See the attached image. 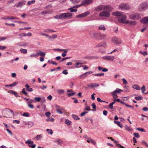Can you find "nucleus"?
Returning <instances> with one entry per match:
<instances>
[{"mask_svg":"<svg viewBox=\"0 0 148 148\" xmlns=\"http://www.w3.org/2000/svg\"><path fill=\"white\" fill-rule=\"evenodd\" d=\"M112 14L120 16V18H118V20L119 23L125 24L128 23L129 21L125 20L127 17L122 12L116 11L113 12Z\"/></svg>","mask_w":148,"mask_h":148,"instance_id":"1","label":"nucleus"},{"mask_svg":"<svg viewBox=\"0 0 148 148\" xmlns=\"http://www.w3.org/2000/svg\"><path fill=\"white\" fill-rule=\"evenodd\" d=\"M95 10L97 11H99L102 10L111 11L113 10V8L109 5H100L96 7Z\"/></svg>","mask_w":148,"mask_h":148,"instance_id":"2","label":"nucleus"},{"mask_svg":"<svg viewBox=\"0 0 148 148\" xmlns=\"http://www.w3.org/2000/svg\"><path fill=\"white\" fill-rule=\"evenodd\" d=\"M60 19H63L65 18L71 19L72 18L73 14L72 13H65L60 14Z\"/></svg>","mask_w":148,"mask_h":148,"instance_id":"3","label":"nucleus"},{"mask_svg":"<svg viewBox=\"0 0 148 148\" xmlns=\"http://www.w3.org/2000/svg\"><path fill=\"white\" fill-rule=\"evenodd\" d=\"M131 6L128 4L122 3L120 4L118 8L120 10H128L130 9Z\"/></svg>","mask_w":148,"mask_h":148,"instance_id":"4","label":"nucleus"},{"mask_svg":"<svg viewBox=\"0 0 148 148\" xmlns=\"http://www.w3.org/2000/svg\"><path fill=\"white\" fill-rule=\"evenodd\" d=\"M148 8V3L146 2H143L140 4L138 6V10L140 11L145 10Z\"/></svg>","mask_w":148,"mask_h":148,"instance_id":"5","label":"nucleus"},{"mask_svg":"<svg viewBox=\"0 0 148 148\" xmlns=\"http://www.w3.org/2000/svg\"><path fill=\"white\" fill-rule=\"evenodd\" d=\"M108 11H104L101 12L99 14V16L101 17H109L110 15Z\"/></svg>","mask_w":148,"mask_h":148,"instance_id":"6","label":"nucleus"},{"mask_svg":"<svg viewBox=\"0 0 148 148\" xmlns=\"http://www.w3.org/2000/svg\"><path fill=\"white\" fill-rule=\"evenodd\" d=\"M129 18L131 19H138L140 18V15L137 13L133 14H130Z\"/></svg>","mask_w":148,"mask_h":148,"instance_id":"7","label":"nucleus"},{"mask_svg":"<svg viewBox=\"0 0 148 148\" xmlns=\"http://www.w3.org/2000/svg\"><path fill=\"white\" fill-rule=\"evenodd\" d=\"M93 1V0H83L79 5L87 6L92 3Z\"/></svg>","mask_w":148,"mask_h":148,"instance_id":"8","label":"nucleus"},{"mask_svg":"<svg viewBox=\"0 0 148 148\" xmlns=\"http://www.w3.org/2000/svg\"><path fill=\"white\" fill-rule=\"evenodd\" d=\"M112 41L115 44H121L122 42L121 39L115 37H114L112 38Z\"/></svg>","mask_w":148,"mask_h":148,"instance_id":"9","label":"nucleus"},{"mask_svg":"<svg viewBox=\"0 0 148 148\" xmlns=\"http://www.w3.org/2000/svg\"><path fill=\"white\" fill-rule=\"evenodd\" d=\"M4 111L5 112V116L7 118H9L10 116L9 115V114L10 112H11L12 114L13 115H14V112L12 110H11V109L6 108L4 110Z\"/></svg>","mask_w":148,"mask_h":148,"instance_id":"10","label":"nucleus"},{"mask_svg":"<svg viewBox=\"0 0 148 148\" xmlns=\"http://www.w3.org/2000/svg\"><path fill=\"white\" fill-rule=\"evenodd\" d=\"M90 14V13L89 12L86 11L83 13L77 15L76 17L77 18H81L82 17H85L89 15Z\"/></svg>","mask_w":148,"mask_h":148,"instance_id":"11","label":"nucleus"},{"mask_svg":"<svg viewBox=\"0 0 148 148\" xmlns=\"http://www.w3.org/2000/svg\"><path fill=\"white\" fill-rule=\"evenodd\" d=\"M98 32H95L93 31H90L89 33V35L90 37L97 39H98Z\"/></svg>","mask_w":148,"mask_h":148,"instance_id":"12","label":"nucleus"},{"mask_svg":"<svg viewBox=\"0 0 148 148\" xmlns=\"http://www.w3.org/2000/svg\"><path fill=\"white\" fill-rule=\"evenodd\" d=\"M25 143L27 144L29 147H31L32 148H34L36 147V145L33 144V142L31 141L30 140H28L25 142Z\"/></svg>","mask_w":148,"mask_h":148,"instance_id":"13","label":"nucleus"},{"mask_svg":"<svg viewBox=\"0 0 148 148\" xmlns=\"http://www.w3.org/2000/svg\"><path fill=\"white\" fill-rule=\"evenodd\" d=\"M102 58L107 60L113 61L114 59V56H105L102 57Z\"/></svg>","mask_w":148,"mask_h":148,"instance_id":"14","label":"nucleus"},{"mask_svg":"<svg viewBox=\"0 0 148 148\" xmlns=\"http://www.w3.org/2000/svg\"><path fill=\"white\" fill-rule=\"evenodd\" d=\"M98 39H99L101 40L105 39L106 38V34L101 33H98Z\"/></svg>","mask_w":148,"mask_h":148,"instance_id":"15","label":"nucleus"},{"mask_svg":"<svg viewBox=\"0 0 148 148\" xmlns=\"http://www.w3.org/2000/svg\"><path fill=\"white\" fill-rule=\"evenodd\" d=\"M93 73V71H89L86 72L85 73L82 74L79 76V77L81 78H85V77H87L88 75L92 74Z\"/></svg>","mask_w":148,"mask_h":148,"instance_id":"16","label":"nucleus"},{"mask_svg":"<svg viewBox=\"0 0 148 148\" xmlns=\"http://www.w3.org/2000/svg\"><path fill=\"white\" fill-rule=\"evenodd\" d=\"M25 4V1H23L19 2L16 5H15L17 8H21L22 6L24 5Z\"/></svg>","mask_w":148,"mask_h":148,"instance_id":"17","label":"nucleus"},{"mask_svg":"<svg viewBox=\"0 0 148 148\" xmlns=\"http://www.w3.org/2000/svg\"><path fill=\"white\" fill-rule=\"evenodd\" d=\"M1 19H16V20H18L19 19V18H18L16 17H14V16H11V17H9V16H7V17H2L1 18Z\"/></svg>","mask_w":148,"mask_h":148,"instance_id":"18","label":"nucleus"},{"mask_svg":"<svg viewBox=\"0 0 148 148\" xmlns=\"http://www.w3.org/2000/svg\"><path fill=\"white\" fill-rule=\"evenodd\" d=\"M39 34L41 35H42L43 36H46L47 37H49V38L50 39L51 38H57V35L54 34L52 35V37H50L49 36L48 34H45L42 33H40Z\"/></svg>","mask_w":148,"mask_h":148,"instance_id":"19","label":"nucleus"},{"mask_svg":"<svg viewBox=\"0 0 148 148\" xmlns=\"http://www.w3.org/2000/svg\"><path fill=\"white\" fill-rule=\"evenodd\" d=\"M140 22L143 23H148V16L143 18L140 20Z\"/></svg>","mask_w":148,"mask_h":148,"instance_id":"20","label":"nucleus"},{"mask_svg":"<svg viewBox=\"0 0 148 148\" xmlns=\"http://www.w3.org/2000/svg\"><path fill=\"white\" fill-rule=\"evenodd\" d=\"M106 46V43L105 42H101L95 46V47H105Z\"/></svg>","mask_w":148,"mask_h":148,"instance_id":"21","label":"nucleus"},{"mask_svg":"<svg viewBox=\"0 0 148 148\" xmlns=\"http://www.w3.org/2000/svg\"><path fill=\"white\" fill-rule=\"evenodd\" d=\"M64 110V109L62 107L57 108L56 109V112L60 114H62L63 113V111Z\"/></svg>","mask_w":148,"mask_h":148,"instance_id":"22","label":"nucleus"},{"mask_svg":"<svg viewBox=\"0 0 148 148\" xmlns=\"http://www.w3.org/2000/svg\"><path fill=\"white\" fill-rule=\"evenodd\" d=\"M54 143H58V145H61L62 143V140L60 139L57 138L53 141Z\"/></svg>","mask_w":148,"mask_h":148,"instance_id":"23","label":"nucleus"},{"mask_svg":"<svg viewBox=\"0 0 148 148\" xmlns=\"http://www.w3.org/2000/svg\"><path fill=\"white\" fill-rule=\"evenodd\" d=\"M36 53H37V56H40L44 57L46 54L45 52L41 51H37Z\"/></svg>","mask_w":148,"mask_h":148,"instance_id":"24","label":"nucleus"},{"mask_svg":"<svg viewBox=\"0 0 148 148\" xmlns=\"http://www.w3.org/2000/svg\"><path fill=\"white\" fill-rule=\"evenodd\" d=\"M88 86L89 87H90L92 88L94 87H98L99 86V85L97 83H91L90 84H88Z\"/></svg>","mask_w":148,"mask_h":148,"instance_id":"25","label":"nucleus"},{"mask_svg":"<svg viewBox=\"0 0 148 148\" xmlns=\"http://www.w3.org/2000/svg\"><path fill=\"white\" fill-rule=\"evenodd\" d=\"M98 29L99 30L105 31L106 29V28L104 25H99Z\"/></svg>","mask_w":148,"mask_h":148,"instance_id":"26","label":"nucleus"},{"mask_svg":"<svg viewBox=\"0 0 148 148\" xmlns=\"http://www.w3.org/2000/svg\"><path fill=\"white\" fill-rule=\"evenodd\" d=\"M8 92H10L11 93L14 94L15 96L16 97H19L20 96L14 91L12 90H10Z\"/></svg>","mask_w":148,"mask_h":148,"instance_id":"27","label":"nucleus"},{"mask_svg":"<svg viewBox=\"0 0 148 148\" xmlns=\"http://www.w3.org/2000/svg\"><path fill=\"white\" fill-rule=\"evenodd\" d=\"M114 123H115L117 125L121 128H122L123 127V125H122V123L119 121H114Z\"/></svg>","mask_w":148,"mask_h":148,"instance_id":"28","label":"nucleus"},{"mask_svg":"<svg viewBox=\"0 0 148 148\" xmlns=\"http://www.w3.org/2000/svg\"><path fill=\"white\" fill-rule=\"evenodd\" d=\"M87 142L88 143L91 142L94 145H95L96 144V143L95 141L91 139V138H89L87 139Z\"/></svg>","mask_w":148,"mask_h":148,"instance_id":"29","label":"nucleus"},{"mask_svg":"<svg viewBox=\"0 0 148 148\" xmlns=\"http://www.w3.org/2000/svg\"><path fill=\"white\" fill-rule=\"evenodd\" d=\"M56 92L58 94L60 95L63 94L64 92V91L62 89H58L56 90Z\"/></svg>","mask_w":148,"mask_h":148,"instance_id":"30","label":"nucleus"},{"mask_svg":"<svg viewBox=\"0 0 148 148\" xmlns=\"http://www.w3.org/2000/svg\"><path fill=\"white\" fill-rule=\"evenodd\" d=\"M132 87L133 88L135 89L138 90H139L140 89L139 86L136 84H134L132 86Z\"/></svg>","mask_w":148,"mask_h":148,"instance_id":"31","label":"nucleus"},{"mask_svg":"<svg viewBox=\"0 0 148 148\" xmlns=\"http://www.w3.org/2000/svg\"><path fill=\"white\" fill-rule=\"evenodd\" d=\"M128 23H129V25H134L136 24V21H129V22Z\"/></svg>","mask_w":148,"mask_h":148,"instance_id":"32","label":"nucleus"},{"mask_svg":"<svg viewBox=\"0 0 148 148\" xmlns=\"http://www.w3.org/2000/svg\"><path fill=\"white\" fill-rule=\"evenodd\" d=\"M83 64L82 63H80L79 62H77L76 63H75V68H79L81 67H82V66H79V65H81V64Z\"/></svg>","mask_w":148,"mask_h":148,"instance_id":"33","label":"nucleus"},{"mask_svg":"<svg viewBox=\"0 0 148 148\" xmlns=\"http://www.w3.org/2000/svg\"><path fill=\"white\" fill-rule=\"evenodd\" d=\"M68 10L71 12H75L77 11V10L76 8H70L68 9Z\"/></svg>","mask_w":148,"mask_h":148,"instance_id":"34","label":"nucleus"},{"mask_svg":"<svg viewBox=\"0 0 148 148\" xmlns=\"http://www.w3.org/2000/svg\"><path fill=\"white\" fill-rule=\"evenodd\" d=\"M111 93L112 94V96L113 98H117L118 97L116 93L114 91L112 92Z\"/></svg>","mask_w":148,"mask_h":148,"instance_id":"35","label":"nucleus"},{"mask_svg":"<svg viewBox=\"0 0 148 148\" xmlns=\"http://www.w3.org/2000/svg\"><path fill=\"white\" fill-rule=\"evenodd\" d=\"M35 2V0H32V1H29L27 2V4L28 5H30L34 3Z\"/></svg>","mask_w":148,"mask_h":148,"instance_id":"36","label":"nucleus"},{"mask_svg":"<svg viewBox=\"0 0 148 148\" xmlns=\"http://www.w3.org/2000/svg\"><path fill=\"white\" fill-rule=\"evenodd\" d=\"M20 51L22 53H27V50L26 49L21 48L20 50Z\"/></svg>","mask_w":148,"mask_h":148,"instance_id":"37","label":"nucleus"},{"mask_svg":"<svg viewBox=\"0 0 148 148\" xmlns=\"http://www.w3.org/2000/svg\"><path fill=\"white\" fill-rule=\"evenodd\" d=\"M139 53L143 55L144 56H145L148 55L147 52V51H140L139 52Z\"/></svg>","mask_w":148,"mask_h":148,"instance_id":"38","label":"nucleus"},{"mask_svg":"<svg viewBox=\"0 0 148 148\" xmlns=\"http://www.w3.org/2000/svg\"><path fill=\"white\" fill-rule=\"evenodd\" d=\"M72 116L75 120H78L79 119V118L77 115L73 114L72 115Z\"/></svg>","mask_w":148,"mask_h":148,"instance_id":"39","label":"nucleus"},{"mask_svg":"<svg viewBox=\"0 0 148 148\" xmlns=\"http://www.w3.org/2000/svg\"><path fill=\"white\" fill-rule=\"evenodd\" d=\"M42 135L41 134L38 135L35 137V138L37 140H39L42 138Z\"/></svg>","mask_w":148,"mask_h":148,"instance_id":"40","label":"nucleus"},{"mask_svg":"<svg viewBox=\"0 0 148 148\" xmlns=\"http://www.w3.org/2000/svg\"><path fill=\"white\" fill-rule=\"evenodd\" d=\"M125 127V130L129 132L131 131L132 130V128L127 125H126Z\"/></svg>","mask_w":148,"mask_h":148,"instance_id":"41","label":"nucleus"},{"mask_svg":"<svg viewBox=\"0 0 148 148\" xmlns=\"http://www.w3.org/2000/svg\"><path fill=\"white\" fill-rule=\"evenodd\" d=\"M51 31L54 32H56L55 31H54L52 29H47L44 30V32H49Z\"/></svg>","mask_w":148,"mask_h":148,"instance_id":"42","label":"nucleus"},{"mask_svg":"<svg viewBox=\"0 0 148 148\" xmlns=\"http://www.w3.org/2000/svg\"><path fill=\"white\" fill-rule=\"evenodd\" d=\"M81 0H71V1L74 4H77Z\"/></svg>","mask_w":148,"mask_h":148,"instance_id":"43","label":"nucleus"},{"mask_svg":"<svg viewBox=\"0 0 148 148\" xmlns=\"http://www.w3.org/2000/svg\"><path fill=\"white\" fill-rule=\"evenodd\" d=\"M34 101L32 99H29L27 101V104H29L30 103H32L34 102Z\"/></svg>","mask_w":148,"mask_h":148,"instance_id":"44","label":"nucleus"},{"mask_svg":"<svg viewBox=\"0 0 148 148\" xmlns=\"http://www.w3.org/2000/svg\"><path fill=\"white\" fill-rule=\"evenodd\" d=\"M104 75V73H100L93 74V75L94 76H95L101 77V76H103Z\"/></svg>","mask_w":148,"mask_h":148,"instance_id":"45","label":"nucleus"},{"mask_svg":"<svg viewBox=\"0 0 148 148\" xmlns=\"http://www.w3.org/2000/svg\"><path fill=\"white\" fill-rule=\"evenodd\" d=\"M114 92L116 93H120L121 92L123 91L121 89L117 88L114 91Z\"/></svg>","mask_w":148,"mask_h":148,"instance_id":"46","label":"nucleus"},{"mask_svg":"<svg viewBox=\"0 0 148 148\" xmlns=\"http://www.w3.org/2000/svg\"><path fill=\"white\" fill-rule=\"evenodd\" d=\"M135 99L136 100H142L143 98L141 96L136 97H135Z\"/></svg>","mask_w":148,"mask_h":148,"instance_id":"47","label":"nucleus"},{"mask_svg":"<svg viewBox=\"0 0 148 148\" xmlns=\"http://www.w3.org/2000/svg\"><path fill=\"white\" fill-rule=\"evenodd\" d=\"M65 123L67 125H69L71 124V121L68 119H66L65 121Z\"/></svg>","mask_w":148,"mask_h":148,"instance_id":"48","label":"nucleus"},{"mask_svg":"<svg viewBox=\"0 0 148 148\" xmlns=\"http://www.w3.org/2000/svg\"><path fill=\"white\" fill-rule=\"evenodd\" d=\"M18 84V82H14L12 83V84H10V87H12L13 86H16Z\"/></svg>","mask_w":148,"mask_h":148,"instance_id":"49","label":"nucleus"},{"mask_svg":"<svg viewBox=\"0 0 148 148\" xmlns=\"http://www.w3.org/2000/svg\"><path fill=\"white\" fill-rule=\"evenodd\" d=\"M67 52V51L66 50L64 51L63 53H62L61 55L63 57H65L66 55Z\"/></svg>","mask_w":148,"mask_h":148,"instance_id":"50","label":"nucleus"},{"mask_svg":"<svg viewBox=\"0 0 148 148\" xmlns=\"http://www.w3.org/2000/svg\"><path fill=\"white\" fill-rule=\"evenodd\" d=\"M34 101L37 102H39L41 100V98L40 97H35L34 98Z\"/></svg>","mask_w":148,"mask_h":148,"instance_id":"51","label":"nucleus"},{"mask_svg":"<svg viewBox=\"0 0 148 148\" xmlns=\"http://www.w3.org/2000/svg\"><path fill=\"white\" fill-rule=\"evenodd\" d=\"M46 131L49 134L52 135L53 134V131L51 130L47 129Z\"/></svg>","mask_w":148,"mask_h":148,"instance_id":"52","label":"nucleus"},{"mask_svg":"<svg viewBox=\"0 0 148 148\" xmlns=\"http://www.w3.org/2000/svg\"><path fill=\"white\" fill-rule=\"evenodd\" d=\"M141 89L143 93H144V92L145 91V87L144 85H143L142 87L141 88Z\"/></svg>","mask_w":148,"mask_h":148,"instance_id":"53","label":"nucleus"},{"mask_svg":"<svg viewBox=\"0 0 148 148\" xmlns=\"http://www.w3.org/2000/svg\"><path fill=\"white\" fill-rule=\"evenodd\" d=\"M22 115L24 116L29 117V114L28 112H24L23 114Z\"/></svg>","mask_w":148,"mask_h":148,"instance_id":"54","label":"nucleus"},{"mask_svg":"<svg viewBox=\"0 0 148 148\" xmlns=\"http://www.w3.org/2000/svg\"><path fill=\"white\" fill-rule=\"evenodd\" d=\"M22 92L25 95H26L27 94V93L26 92V89L25 88H23L22 89Z\"/></svg>","mask_w":148,"mask_h":148,"instance_id":"55","label":"nucleus"},{"mask_svg":"<svg viewBox=\"0 0 148 148\" xmlns=\"http://www.w3.org/2000/svg\"><path fill=\"white\" fill-rule=\"evenodd\" d=\"M25 124L30 125V126H32L34 125V123L32 122H27Z\"/></svg>","mask_w":148,"mask_h":148,"instance_id":"56","label":"nucleus"},{"mask_svg":"<svg viewBox=\"0 0 148 148\" xmlns=\"http://www.w3.org/2000/svg\"><path fill=\"white\" fill-rule=\"evenodd\" d=\"M54 119L53 118H49L47 119L46 120V121L47 122H49V121H51L52 122H53L54 121Z\"/></svg>","mask_w":148,"mask_h":148,"instance_id":"57","label":"nucleus"},{"mask_svg":"<svg viewBox=\"0 0 148 148\" xmlns=\"http://www.w3.org/2000/svg\"><path fill=\"white\" fill-rule=\"evenodd\" d=\"M29 57H37V53H36V54L35 53L32 54L29 56Z\"/></svg>","mask_w":148,"mask_h":148,"instance_id":"58","label":"nucleus"},{"mask_svg":"<svg viewBox=\"0 0 148 148\" xmlns=\"http://www.w3.org/2000/svg\"><path fill=\"white\" fill-rule=\"evenodd\" d=\"M50 113L49 112H47L45 113V115L48 117H49L50 116Z\"/></svg>","mask_w":148,"mask_h":148,"instance_id":"59","label":"nucleus"},{"mask_svg":"<svg viewBox=\"0 0 148 148\" xmlns=\"http://www.w3.org/2000/svg\"><path fill=\"white\" fill-rule=\"evenodd\" d=\"M136 130L141 132H145V131L143 128H137Z\"/></svg>","mask_w":148,"mask_h":148,"instance_id":"60","label":"nucleus"},{"mask_svg":"<svg viewBox=\"0 0 148 148\" xmlns=\"http://www.w3.org/2000/svg\"><path fill=\"white\" fill-rule=\"evenodd\" d=\"M133 134L135 137L137 138H139L140 137L139 133H134Z\"/></svg>","mask_w":148,"mask_h":148,"instance_id":"61","label":"nucleus"},{"mask_svg":"<svg viewBox=\"0 0 148 148\" xmlns=\"http://www.w3.org/2000/svg\"><path fill=\"white\" fill-rule=\"evenodd\" d=\"M26 90L28 92H32L33 91L32 88H29L26 89Z\"/></svg>","mask_w":148,"mask_h":148,"instance_id":"62","label":"nucleus"},{"mask_svg":"<svg viewBox=\"0 0 148 148\" xmlns=\"http://www.w3.org/2000/svg\"><path fill=\"white\" fill-rule=\"evenodd\" d=\"M49 12L48 11H43L41 12V14L42 15H43L44 14H49Z\"/></svg>","mask_w":148,"mask_h":148,"instance_id":"63","label":"nucleus"},{"mask_svg":"<svg viewBox=\"0 0 148 148\" xmlns=\"http://www.w3.org/2000/svg\"><path fill=\"white\" fill-rule=\"evenodd\" d=\"M116 147L119 148H124V147L120 144H117Z\"/></svg>","mask_w":148,"mask_h":148,"instance_id":"64","label":"nucleus"}]
</instances>
